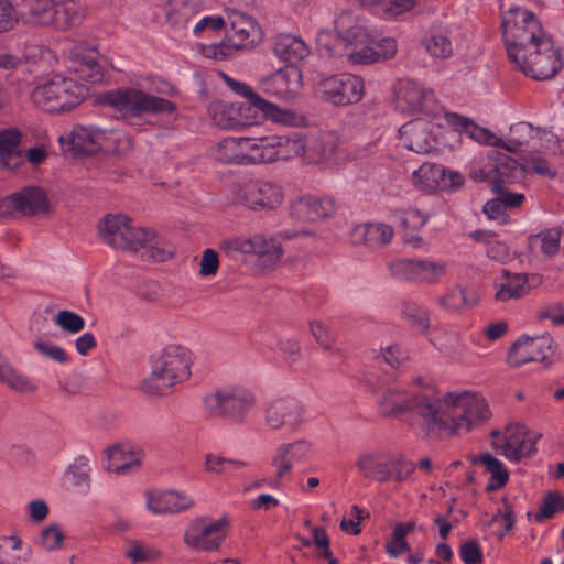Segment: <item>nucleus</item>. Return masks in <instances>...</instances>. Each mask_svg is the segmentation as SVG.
I'll return each instance as SVG.
<instances>
[{
  "mask_svg": "<svg viewBox=\"0 0 564 564\" xmlns=\"http://www.w3.org/2000/svg\"><path fill=\"white\" fill-rule=\"evenodd\" d=\"M344 148L340 137L334 131H324L305 141L303 161L307 164L339 169L345 165Z\"/></svg>",
  "mask_w": 564,
  "mask_h": 564,
  "instance_id": "obj_17",
  "label": "nucleus"
},
{
  "mask_svg": "<svg viewBox=\"0 0 564 564\" xmlns=\"http://www.w3.org/2000/svg\"><path fill=\"white\" fill-rule=\"evenodd\" d=\"M87 93L85 84L56 74L35 86L31 97L33 102L44 111L58 113L78 106Z\"/></svg>",
  "mask_w": 564,
  "mask_h": 564,
  "instance_id": "obj_6",
  "label": "nucleus"
},
{
  "mask_svg": "<svg viewBox=\"0 0 564 564\" xmlns=\"http://www.w3.org/2000/svg\"><path fill=\"white\" fill-rule=\"evenodd\" d=\"M274 53L280 59L294 64L307 57L310 48L300 37L280 34L275 37Z\"/></svg>",
  "mask_w": 564,
  "mask_h": 564,
  "instance_id": "obj_40",
  "label": "nucleus"
},
{
  "mask_svg": "<svg viewBox=\"0 0 564 564\" xmlns=\"http://www.w3.org/2000/svg\"><path fill=\"white\" fill-rule=\"evenodd\" d=\"M22 133L18 128H0V170L15 171L23 165Z\"/></svg>",
  "mask_w": 564,
  "mask_h": 564,
  "instance_id": "obj_28",
  "label": "nucleus"
},
{
  "mask_svg": "<svg viewBox=\"0 0 564 564\" xmlns=\"http://www.w3.org/2000/svg\"><path fill=\"white\" fill-rule=\"evenodd\" d=\"M542 278L539 274L511 273L503 270L494 281L495 300L498 302H508L519 300L530 292V284L539 285Z\"/></svg>",
  "mask_w": 564,
  "mask_h": 564,
  "instance_id": "obj_22",
  "label": "nucleus"
},
{
  "mask_svg": "<svg viewBox=\"0 0 564 564\" xmlns=\"http://www.w3.org/2000/svg\"><path fill=\"white\" fill-rule=\"evenodd\" d=\"M72 65L68 66L70 73L76 77L75 80L84 83H99L102 80L104 74L101 67L91 56L83 58H73Z\"/></svg>",
  "mask_w": 564,
  "mask_h": 564,
  "instance_id": "obj_49",
  "label": "nucleus"
},
{
  "mask_svg": "<svg viewBox=\"0 0 564 564\" xmlns=\"http://www.w3.org/2000/svg\"><path fill=\"white\" fill-rule=\"evenodd\" d=\"M562 511H564V497L558 492H550L542 500L540 510L535 514V519L536 521L551 519Z\"/></svg>",
  "mask_w": 564,
  "mask_h": 564,
  "instance_id": "obj_59",
  "label": "nucleus"
},
{
  "mask_svg": "<svg viewBox=\"0 0 564 564\" xmlns=\"http://www.w3.org/2000/svg\"><path fill=\"white\" fill-rule=\"evenodd\" d=\"M263 116L274 123L285 127H303L306 123L305 117L294 110L283 109L263 99L257 108Z\"/></svg>",
  "mask_w": 564,
  "mask_h": 564,
  "instance_id": "obj_46",
  "label": "nucleus"
},
{
  "mask_svg": "<svg viewBox=\"0 0 564 564\" xmlns=\"http://www.w3.org/2000/svg\"><path fill=\"white\" fill-rule=\"evenodd\" d=\"M130 217L124 214H107L98 223V234L108 246L120 249L126 243L124 235L128 230Z\"/></svg>",
  "mask_w": 564,
  "mask_h": 564,
  "instance_id": "obj_34",
  "label": "nucleus"
},
{
  "mask_svg": "<svg viewBox=\"0 0 564 564\" xmlns=\"http://www.w3.org/2000/svg\"><path fill=\"white\" fill-rule=\"evenodd\" d=\"M263 93L271 97L291 99L297 96L302 88V74L299 68L289 65L260 80Z\"/></svg>",
  "mask_w": 564,
  "mask_h": 564,
  "instance_id": "obj_24",
  "label": "nucleus"
},
{
  "mask_svg": "<svg viewBox=\"0 0 564 564\" xmlns=\"http://www.w3.org/2000/svg\"><path fill=\"white\" fill-rule=\"evenodd\" d=\"M394 106L400 112H429L435 104L434 90L411 79H400L393 86Z\"/></svg>",
  "mask_w": 564,
  "mask_h": 564,
  "instance_id": "obj_18",
  "label": "nucleus"
},
{
  "mask_svg": "<svg viewBox=\"0 0 564 564\" xmlns=\"http://www.w3.org/2000/svg\"><path fill=\"white\" fill-rule=\"evenodd\" d=\"M199 8L193 0H169L165 6V17L175 28L185 29L196 17Z\"/></svg>",
  "mask_w": 564,
  "mask_h": 564,
  "instance_id": "obj_43",
  "label": "nucleus"
},
{
  "mask_svg": "<svg viewBox=\"0 0 564 564\" xmlns=\"http://www.w3.org/2000/svg\"><path fill=\"white\" fill-rule=\"evenodd\" d=\"M126 556L133 563L154 562L162 556V552L153 546L132 542L126 551Z\"/></svg>",
  "mask_w": 564,
  "mask_h": 564,
  "instance_id": "obj_55",
  "label": "nucleus"
},
{
  "mask_svg": "<svg viewBox=\"0 0 564 564\" xmlns=\"http://www.w3.org/2000/svg\"><path fill=\"white\" fill-rule=\"evenodd\" d=\"M194 498L178 490H149L145 492V508L155 516L175 514L192 509Z\"/></svg>",
  "mask_w": 564,
  "mask_h": 564,
  "instance_id": "obj_23",
  "label": "nucleus"
},
{
  "mask_svg": "<svg viewBox=\"0 0 564 564\" xmlns=\"http://www.w3.org/2000/svg\"><path fill=\"white\" fill-rule=\"evenodd\" d=\"M448 392L438 395L427 387L410 397L409 413L416 417L426 432H449Z\"/></svg>",
  "mask_w": 564,
  "mask_h": 564,
  "instance_id": "obj_11",
  "label": "nucleus"
},
{
  "mask_svg": "<svg viewBox=\"0 0 564 564\" xmlns=\"http://www.w3.org/2000/svg\"><path fill=\"white\" fill-rule=\"evenodd\" d=\"M410 397L399 390H387L380 401L379 410L383 415L391 416L409 412Z\"/></svg>",
  "mask_w": 564,
  "mask_h": 564,
  "instance_id": "obj_50",
  "label": "nucleus"
},
{
  "mask_svg": "<svg viewBox=\"0 0 564 564\" xmlns=\"http://www.w3.org/2000/svg\"><path fill=\"white\" fill-rule=\"evenodd\" d=\"M54 323L64 332L69 334H78L85 328V319L77 313L63 310L55 317Z\"/></svg>",
  "mask_w": 564,
  "mask_h": 564,
  "instance_id": "obj_57",
  "label": "nucleus"
},
{
  "mask_svg": "<svg viewBox=\"0 0 564 564\" xmlns=\"http://www.w3.org/2000/svg\"><path fill=\"white\" fill-rule=\"evenodd\" d=\"M144 457L143 451L134 445H113L107 451L106 468L116 475H127L140 468Z\"/></svg>",
  "mask_w": 564,
  "mask_h": 564,
  "instance_id": "obj_27",
  "label": "nucleus"
},
{
  "mask_svg": "<svg viewBox=\"0 0 564 564\" xmlns=\"http://www.w3.org/2000/svg\"><path fill=\"white\" fill-rule=\"evenodd\" d=\"M362 8L386 21L399 20L413 11L419 0H356Z\"/></svg>",
  "mask_w": 564,
  "mask_h": 564,
  "instance_id": "obj_32",
  "label": "nucleus"
},
{
  "mask_svg": "<svg viewBox=\"0 0 564 564\" xmlns=\"http://www.w3.org/2000/svg\"><path fill=\"white\" fill-rule=\"evenodd\" d=\"M412 181L421 191L446 189V170L436 163H423L412 173Z\"/></svg>",
  "mask_w": 564,
  "mask_h": 564,
  "instance_id": "obj_38",
  "label": "nucleus"
},
{
  "mask_svg": "<svg viewBox=\"0 0 564 564\" xmlns=\"http://www.w3.org/2000/svg\"><path fill=\"white\" fill-rule=\"evenodd\" d=\"M274 161L304 158L305 139L300 133L273 135Z\"/></svg>",
  "mask_w": 564,
  "mask_h": 564,
  "instance_id": "obj_45",
  "label": "nucleus"
},
{
  "mask_svg": "<svg viewBox=\"0 0 564 564\" xmlns=\"http://www.w3.org/2000/svg\"><path fill=\"white\" fill-rule=\"evenodd\" d=\"M475 465H481L490 475L486 485L487 491H496L502 488L509 480V471L505 464L490 453L480 454L473 458Z\"/></svg>",
  "mask_w": 564,
  "mask_h": 564,
  "instance_id": "obj_41",
  "label": "nucleus"
},
{
  "mask_svg": "<svg viewBox=\"0 0 564 564\" xmlns=\"http://www.w3.org/2000/svg\"><path fill=\"white\" fill-rule=\"evenodd\" d=\"M194 357L181 345H169L153 359L150 375L142 382L144 393L159 397L192 376Z\"/></svg>",
  "mask_w": 564,
  "mask_h": 564,
  "instance_id": "obj_3",
  "label": "nucleus"
},
{
  "mask_svg": "<svg viewBox=\"0 0 564 564\" xmlns=\"http://www.w3.org/2000/svg\"><path fill=\"white\" fill-rule=\"evenodd\" d=\"M22 547V541L15 535L0 539V564H21L22 558L14 554Z\"/></svg>",
  "mask_w": 564,
  "mask_h": 564,
  "instance_id": "obj_58",
  "label": "nucleus"
},
{
  "mask_svg": "<svg viewBox=\"0 0 564 564\" xmlns=\"http://www.w3.org/2000/svg\"><path fill=\"white\" fill-rule=\"evenodd\" d=\"M236 198L252 210H272L284 198L282 187L272 181L250 180L239 184L235 191Z\"/></svg>",
  "mask_w": 564,
  "mask_h": 564,
  "instance_id": "obj_15",
  "label": "nucleus"
},
{
  "mask_svg": "<svg viewBox=\"0 0 564 564\" xmlns=\"http://www.w3.org/2000/svg\"><path fill=\"white\" fill-rule=\"evenodd\" d=\"M398 51L394 37H382L378 41L371 40L360 51H356L350 55V64L368 65L386 61L395 56Z\"/></svg>",
  "mask_w": 564,
  "mask_h": 564,
  "instance_id": "obj_29",
  "label": "nucleus"
},
{
  "mask_svg": "<svg viewBox=\"0 0 564 564\" xmlns=\"http://www.w3.org/2000/svg\"><path fill=\"white\" fill-rule=\"evenodd\" d=\"M34 349L46 359L55 361L59 365H66L69 362V357L66 350L53 343L43 339H36L33 341Z\"/></svg>",
  "mask_w": 564,
  "mask_h": 564,
  "instance_id": "obj_56",
  "label": "nucleus"
},
{
  "mask_svg": "<svg viewBox=\"0 0 564 564\" xmlns=\"http://www.w3.org/2000/svg\"><path fill=\"white\" fill-rule=\"evenodd\" d=\"M449 432L466 434L487 423L492 413L485 397L473 390L448 391Z\"/></svg>",
  "mask_w": 564,
  "mask_h": 564,
  "instance_id": "obj_7",
  "label": "nucleus"
},
{
  "mask_svg": "<svg viewBox=\"0 0 564 564\" xmlns=\"http://www.w3.org/2000/svg\"><path fill=\"white\" fill-rule=\"evenodd\" d=\"M232 47L239 50L254 43L259 37L258 24L248 15L232 11L228 15Z\"/></svg>",
  "mask_w": 564,
  "mask_h": 564,
  "instance_id": "obj_35",
  "label": "nucleus"
},
{
  "mask_svg": "<svg viewBox=\"0 0 564 564\" xmlns=\"http://www.w3.org/2000/svg\"><path fill=\"white\" fill-rule=\"evenodd\" d=\"M26 23L65 31L80 23L83 14L72 0H21Z\"/></svg>",
  "mask_w": 564,
  "mask_h": 564,
  "instance_id": "obj_8",
  "label": "nucleus"
},
{
  "mask_svg": "<svg viewBox=\"0 0 564 564\" xmlns=\"http://www.w3.org/2000/svg\"><path fill=\"white\" fill-rule=\"evenodd\" d=\"M245 142L248 165L275 162L273 135L245 138Z\"/></svg>",
  "mask_w": 564,
  "mask_h": 564,
  "instance_id": "obj_44",
  "label": "nucleus"
},
{
  "mask_svg": "<svg viewBox=\"0 0 564 564\" xmlns=\"http://www.w3.org/2000/svg\"><path fill=\"white\" fill-rule=\"evenodd\" d=\"M220 77L232 91L246 98L252 107L258 108L262 102L263 98L259 94L254 93L248 84L235 80L223 72L220 73Z\"/></svg>",
  "mask_w": 564,
  "mask_h": 564,
  "instance_id": "obj_61",
  "label": "nucleus"
},
{
  "mask_svg": "<svg viewBox=\"0 0 564 564\" xmlns=\"http://www.w3.org/2000/svg\"><path fill=\"white\" fill-rule=\"evenodd\" d=\"M151 239V229L138 227L130 223L128 225L127 234L124 235L126 243L121 245L119 250H127L137 252L147 246V242Z\"/></svg>",
  "mask_w": 564,
  "mask_h": 564,
  "instance_id": "obj_53",
  "label": "nucleus"
},
{
  "mask_svg": "<svg viewBox=\"0 0 564 564\" xmlns=\"http://www.w3.org/2000/svg\"><path fill=\"white\" fill-rule=\"evenodd\" d=\"M221 246L245 254H254L267 267L275 265L283 256L281 245L274 238H267L261 234L230 239L224 241Z\"/></svg>",
  "mask_w": 564,
  "mask_h": 564,
  "instance_id": "obj_20",
  "label": "nucleus"
},
{
  "mask_svg": "<svg viewBox=\"0 0 564 564\" xmlns=\"http://www.w3.org/2000/svg\"><path fill=\"white\" fill-rule=\"evenodd\" d=\"M429 340L443 355L456 357L464 352L459 334L447 327H434L429 334Z\"/></svg>",
  "mask_w": 564,
  "mask_h": 564,
  "instance_id": "obj_42",
  "label": "nucleus"
},
{
  "mask_svg": "<svg viewBox=\"0 0 564 564\" xmlns=\"http://www.w3.org/2000/svg\"><path fill=\"white\" fill-rule=\"evenodd\" d=\"M0 383L18 393H33L37 390L35 382L17 369L0 349Z\"/></svg>",
  "mask_w": 564,
  "mask_h": 564,
  "instance_id": "obj_36",
  "label": "nucleus"
},
{
  "mask_svg": "<svg viewBox=\"0 0 564 564\" xmlns=\"http://www.w3.org/2000/svg\"><path fill=\"white\" fill-rule=\"evenodd\" d=\"M280 447L285 448V454L293 464L305 462L313 455L312 444L304 440L294 443H285L280 445Z\"/></svg>",
  "mask_w": 564,
  "mask_h": 564,
  "instance_id": "obj_63",
  "label": "nucleus"
},
{
  "mask_svg": "<svg viewBox=\"0 0 564 564\" xmlns=\"http://www.w3.org/2000/svg\"><path fill=\"white\" fill-rule=\"evenodd\" d=\"M486 182L492 183V191L497 194L498 198L502 202L505 207L507 208H516L522 205L525 199V195L522 193H512L508 191L501 183L506 181H501L498 177L496 180H485Z\"/></svg>",
  "mask_w": 564,
  "mask_h": 564,
  "instance_id": "obj_62",
  "label": "nucleus"
},
{
  "mask_svg": "<svg viewBox=\"0 0 564 564\" xmlns=\"http://www.w3.org/2000/svg\"><path fill=\"white\" fill-rule=\"evenodd\" d=\"M242 106L239 104L213 101L208 113L213 122L221 129H237L246 124L242 118Z\"/></svg>",
  "mask_w": 564,
  "mask_h": 564,
  "instance_id": "obj_37",
  "label": "nucleus"
},
{
  "mask_svg": "<svg viewBox=\"0 0 564 564\" xmlns=\"http://www.w3.org/2000/svg\"><path fill=\"white\" fill-rule=\"evenodd\" d=\"M432 128L431 122L421 119L406 122L399 129L400 141L413 152L430 153L437 145Z\"/></svg>",
  "mask_w": 564,
  "mask_h": 564,
  "instance_id": "obj_26",
  "label": "nucleus"
},
{
  "mask_svg": "<svg viewBox=\"0 0 564 564\" xmlns=\"http://www.w3.org/2000/svg\"><path fill=\"white\" fill-rule=\"evenodd\" d=\"M422 46L436 59H447L454 53L452 39L444 31H433L422 39Z\"/></svg>",
  "mask_w": 564,
  "mask_h": 564,
  "instance_id": "obj_47",
  "label": "nucleus"
},
{
  "mask_svg": "<svg viewBox=\"0 0 564 564\" xmlns=\"http://www.w3.org/2000/svg\"><path fill=\"white\" fill-rule=\"evenodd\" d=\"M112 132L95 127L78 126L69 134L72 149L84 154H94L98 152L110 138Z\"/></svg>",
  "mask_w": 564,
  "mask_h": 564,
  "instance_id": "obj_30",
  "label": "nucleus"
},
{
  "mask_svg": "<svg viewBox=\"0 0 564 564\" xmlns=\"http://www.w3.org/2000/svg\"><path fill=\"white\" fill-rule=\"evenodd\" d=\"M142 249H144V257L147 259L156 262H165L172 259L175 253L174 249L163 239L159 238L153 230H151L150 241Z\"/></svg>",
  "mask_w": 564,
  "mask_h": 564,
  "instance_id": "obj_52",
  "label": "nucleus"
},
{
  "mask_svg": "<svg viewBox=\"0 0 564 564\" xmlns=\"http://www.w3.org/2000/svg\"><path fill=\"white\" fill-rule=\"evenodd\" d=\"M99 100L113 108L130 124H137L147 116L172 115L174 102L145 91L141 85L120 87L105 93Z\"/></svg>",
  "mask_w": 564,
  "mask_h": 564,
  "instance_id": "obj_4",
  "label": "nucleus"
},
{
  "mask_svg": "<svg viewBox=\"0 0 564 564\" xmlns=\"http://www.w3.org/2000/svg\"><path fill=\"white\" fill-rule=\"evenodd\" d=\"M552 354V338L549 335L540 337H522L511 347L508 361L512 367L528 362H542Z\"/></svg>",
  "mask_w": 564,
  "mask_h": 564,
  "instance_id": "obj_25",
  "label": "nucleus"
},
{
  "mask_svg": "<svg viewBox=\"0 0 564 564\" xmlns=\"http://www.w3.org/2000/svg\"><path fill=\"white\" fill-rule=\"evenodd\" d=\"M231 527L228 514L218 519L200 516L193 519L184 530L183 543L191 550L213 553L220 550Z\"/></svg>",
  "mask_w": 564,
  "mask_h": 564,
  "instance_id": "obj_10",
  "label": "nucleus"
},
{
  "mask_svg": "<svg viewBox=\"0 0 564 564\" xmlns=\"http://www.w3.org/2000/svg\"><path fill=\"white\" fill-rule=\"evenodd\" d=\"M310 330L315 340L326 350L334 347L335 335L333 330L322 321L310 322Z\"/></svg>",
  "mask_w": 564,
  "mask_h": 564,
  "instance_id": "obj_64",
  "label": "nucleus"
},
{
  "mask_svg": "<svg viewBox=\"0 0 564 564\" xmlns=\"http://www.w3.org/2000/svg\"><path fill=\"white\" fill-rule=\"evenodd\" d=\"M402 228L406 231H417L423 228L429 219L426 214L421 213L419 209L409 207L402 209L397 214Z\"/></svg>",
  "mask_w": 564,
  "mask_h": 564,
  "instance_id": "obj_60",
  "label": "nucleus"
},
{
  "mask_svg": "<svg viewBox=\"0 0 564 564\" xmlns=\"http://www.w3.org/2000/svg\"><path fill=\"white\" fill-rule=\"evenodd\" d=\"M546 134L545 131L535 129L528 122H518L510 128L509 138L505 141L502 149L509 152H517L521 147L529 144L533 139Z\"/></svg>",
  "mask_w": 564,
  "mask_h": 564,
  "instance_id": "obj_48",
  "label": "nucleus"
},
{
  "mask_svg": "<svg viewBox=\"0 0 564 564\" xmlns=\"http://www.w3.org/2000/svg\"><path fill=\"white\" fill-rule=\"evenodd\" d=\"M401 314L402 317L406 319L417 332H427L430 327V318L425 310L414 303H404L402 305Z\"/></svg>",
  "mask_w": 564,
  "mask_h": 564,
  "instance_id": "obj_54",
  "label": "nucleus"
},
{
  "mask_svg": "<svg viewBox=\"0 0 564 564\" xmlns=\"http://www.w3.org/2000/svg\"><path fill=\"white\" fill-rule=\"evenodd\" d=\"M204 402L213 415L234 423H243L256 408L257 397L251 389L236 384L206 395Z\"/></svg>",
  "mask_w": 564,
  "mask_h": 564,
  "instance_id": "obj_9",
  "label": "nucleus"
},
{
  "mask_svg": "<svg viewBox=\"0 0 564 564\" xmlns=\"http://www.w3.org/2000/svg\"><path fill=\"white\" fill-rule=\"evenodd\" d=\"M356 466L362 477L379 484L404 482L416 468L404 455L380 449L362 451L357 457Z\"/></svg>",
  "mask_w": 564,
  "mask_h": 564,
  "instance_id": "obj_5",
  "label": "nucleus"
},
{
  "mask_svg": "<svg viewBox=\"0 0 564 564\" xmlns=\"http://www.w3.org/2000/svg\"><path fill=\"white\" fill-rule=\"evenodd\" d=\"M503 41L509 59L527 77L547 80L564 66L561 46L527 9L511 7L503 15Z\"/></svg>",
  "mask_w": 564,
  "mask_h": 564,
  "instance_id": "obj_1",
  "label": "nucleus"
},
{
  "mask_svg": "<svg viewBox=\"0 0 564 564\" xmlns=\"http://www.w3.org/2000/svg\"><path fill=\"white\" fill-rule=\"evenodd\" d=\"M50 204L45 192L39 187H25L0 202L4 214L34 216L48 210Z\"/></svg>",
  "mask_w": 564,
  "mask_h": 564,
  "instance_id": "obj_21",
  "label": "nucleus"
},
{
  "mask_svg": "<svg viewBox=\"0 0 564 564\" xmlns=\"http://www.w3.org/2000/svg\"><path fill=\"white\" fill-rule=\"evenodd\" d=\"M394 230L384 223H368L357 225L351 237L356 243H362L370 249L381 248L392 240Z\"/></svg>",
  "mask_w": 564,
  "mask_h": 564,
  "instance_id": "obj_31",
  "label": "nucleus"
},
{
  "mask_svg": "<svg viewBox=\"0 0 564 564\" xmlns=\"http://www.w3.org/2000/svg\"><path fill=\"white\" fill-rule=\"evenodd\" d=\"M335 36L329 30L323 29L316 34L319 48L329 54L346 55L350 63V55L360 51L371 40V30L368 19L355 10H341L333 21Z\"/></svg>",
  "mask_w": 564,
  "mask_h": 564,
  "instance_id": "obj_2",
  "label": "nucleus"
},
{
  "mask_svg": "<svg viewBox=\"0 0 564 564\" xmlns=\"http://www.w3.org/2000/svg\"><path fill=\"white\" fill-rule=\"evenodd\" d=\"M318 90L332 105L348 106L361 100L365 94V82L360 76L341 73L321 79Z\"/></svg>",
  "mask_w": 564,
  "mask_h": 564,
  "instance_id": "obj_16",
  "label": "nucleus"
},
{
  "mask_svg": "<svg viewBox=\"0 0 564 564\" xmlns=\"http://www.w3.org/2000/svg\"><path fill=\"white\" fill-rule=\"evenodd\" d=\"M212 156L224 164L248 165L245 138H226L212 149Z\"/></svg>",
  "mask_w": 564,
  "mask_h": 564,
  "instance_id": "obj_39",
  "label": "nucleus"
},
{
  "mask_svg": "<svg viewBox=\"0 0 564 564\" xmlns=\"http://www.w3.org/2000/svg\"><path fill=\"white\" fill-rule=\"evenodd\" d=\"M390 273L400 280L416 283L437 284L447 274L448 267L444 260L430 258L398 259L389 263Z\"/></svg>",
  "mask_w": 564,
  "mask_h": 564,
  "instance_id": "obj_14",
  "label": "nucleus"
},
{
  "mask_svg": "<svg viewBox=\"0 0 564 564\" xmlns=\"http://www.w3.org/2000/svg\"><path fill=\"white\" fill-rule=\"evenodd\" d=\"M495 448L512 463L530 458L536 453L542 434L522 424H509L502 433L492 432Z\"/></svg>",
  "mask_w": 564,
  "mask_h": 564,
  "instance_id": "obj_13",
  "label": "nucleus"
},
{
  "mask_svg": "<svg viewBox=\"0 0 564 564\" xmlns=\"http://www.w3.org/2000/svg\"><path fill=\"white\" fill-rule=\"evenodd\" d=\"M305 420V410L293 398L269 401L263 408V421L270 430L295 431Z\"/></svg>",
  "mask_w": 564,
  "mask_h": 564,
  "instance_id": "obj_19",
  "label": "nucleus"
},
{
  "mask_svg": "<svg viewBox=\"0 0 564 564\" xmlns=\"http://www.w3.org/2000/svg\"><path fill=\"white\" fill-rule=\"evenodd\" d=\"M562 234L561 227H552L530 236L529 240L531 243L539 241L541 252L551 258L560 251Z\"/></svg>",
  "mask_w": 564,
  "mask_h": 564,
  "instance_id": "obj_51",
  "label": "nucleus"
},
{
  "mask_svg": "<svg viewBox=\"0 0 564 564\" xmlns=\"http://www.w3.org/2000/svg\"><path fill=\"white\" fill-rule=\"evenodd\" d=\"M336 210L333 198L304 196L293 205L294 214L307 221H318L332 216Z\"/></svg>",
  "mask_w": 564,
  "mask_h": 564,
  "instance_id": "obj_33",
  "label": "nucleus"
},
{
  "mask_svg": "<svg viewBox=\"0 0 564 564\" xmlns=\"http://www.w3.org/2000/svg\"><path fill=\"white\" fill-rule=\"evenodd\" d=\"M517 172L535 173L542 176L553 177L547 162L541 156H532L520 165L516 160L500 153H494L489 158L488 165L474 170L471 176L474 180H496L510 181L517 176Z\"/></svg>",
  "mask_w": 564,
  "mask_h": 564,
  "instance_id": "obj_12",
  "label": "nucleus"
}]
</instances>
